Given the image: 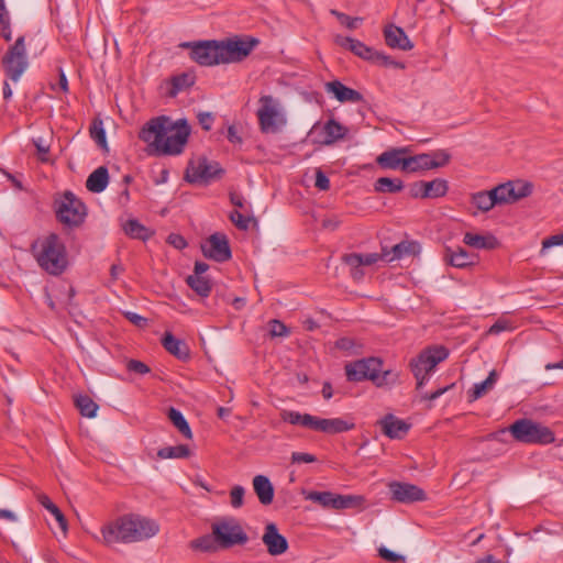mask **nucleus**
Masks as SVG:
<instances>
[{
	"mask_svg": "<svg viewBox=\"0 0 563 563\" xmlns=\"http://www.w3.org/2000/svg\"><path fill=\"white\" fill-rule=\"evenodd\" d=\"M190 135V126L185 119L173 122L161 115L146 122L139 133L140 140L147 143L157 155H179Z\"/></svg>",
	"mask_w": 563,
	"mask_h": 563,
	"instance_id": "obj_1",
	"label": "nucleus"
},
{
	"mask_svg": "<svg viewBox=\"0 0 563 563\" xmlns=\"http://www.w3.org/2000/svg\"><path fill=\"white\" fill-rule=\"evenodd\" d=\"M159 531L158 523L140 515H124L101 529L106 544L133 543L150 539Z\"/></svg>",
	"mask_w": 563,
	"mask_h": 563,
	"instance_id": "obj_2",
	"label": "nucleus"
},
{
	"mask_svg": "<svg viewBox=\"0 0 563 563\" xmlns=\"http://www.w3.org/2000/svg\"><path fill=\"white\" fill-rule=\"evenodd\" d=\"M31 252L38 266L49 275L58 276L68 266L66 245L56 233L37 238L31 245Z\"/></svg>",
	"mask_w": 563,
	"mask_h": 563,
	"instance_id": "obj_3",
	"label": "nucleus"
},
{
	"mask_svg": "<svg viewBox=\"0 0 563 563\" xmlns=\"http://www.w3.org/2000/svg\"><path fill=\"white\" fill-rule=\"evenodd\" d=\"M506 432H510L516 441L525 444H550L555 440L550 428L527 418L516 420L508 429L500 430L495 437Z\"/></svg>",
	"mask_w": 563,
	"mask_h": 563,
	"instance_id": "obj_4",
	"label": "nucleus"
},
{
	"mask_svg": "<svg viewBox=\"0 0 563 563\" xmlns=\"http://www.w3.org/2000/svg\"><path fill=\"white\" fill-rule=\"evenodd\" d=\"M256 111L260 130L264 134H276L287 124L286 111L282 102L273 96H262Z\"/></svg>",
	"mask_w": 563,
	"mask_h": 563,
	"instance_id": "obj_5",
	"label": "nucleus"
},
{
	"mask_svg": "<svg viewBox=\"0 0 563 563\" xmlns=\"http://www.w3.org/2000/svg\"><path fill=\"white\" fill-rule=\"evenodd\" d=\"M211 531L219 548L222 549L243 545L249 541V537L242 525L232 516H225L217 519L211 526Z\"/></svg>",
	"mask_w": 563,
	"mask_h": 563,
	"instance_id": "obj_6",
	"label": "nucleus"
},
{
	"mask_svg": "<svg viewBox=\"0 0 563 563\" xmlns=\"http://www.w3.org/2000/svg\"><path fill=\"white\" fill-rule=\"evenodd\" d=\"M449 356V351L442 345L429 346L410 361L411 372L417 379V389L428 382V375L435 366Z\"/></svg>",
	"mask_w": 563,
	"mask_h": 563,
	"instance_id": "obj_7",
	"label": "nucleus"
},
{
	"mask_svg": "<svg viewBox=\"0 0 563 563\" xmlns=\"http://www.w3.org/2000/svg\"><path fill=\"white\" fill-rule=\"evenodd\" d=\"M25 40V35L19 36L2 57L4 73L13 82H18L29 67Z\"/></svg>",
	"mask_w": 563,
	"mask_h": 563,
	"instance_id": "obj_8",
	"label": "nucleus"
},
{
	"mask_svg": "<svg viewBox=\"0 0 563 563\" xmlns=\"http://www.w3.org/2000/svg\"><path fill=\"white\" fill-rule=\"evenodd\" d=\"M56 205L57 219L67 227L80 225L87 216L85 203L71 191H65Z\"/></svg>",
	"mask_w": 563,
	"mask_h": 563,
	"instance_id": "obj_9",
	"label": "nucleus"
},
{
	"mask_svg": "<svg viewBox=\"0 0 563 563\" xmlns=\"http://www.w3.org/2000/svg\"><path fill=\"white\" fill-rule=\"evenodd\" d=\"M258 44L254 37L240 38L238 36L219 41L221 64L238 63L251 54Z\"/></svg>",
	"mask_w": 563,
	"mask_h": 563,
	"instance_id": "obj_10",
	"label": "nucleus"
},
{
	"mask_svg": "<svg viewBox=\"0 0 563 563\" xmlns=\"http://www.w3.org/2000/svg\"><path fill=\"white\" fill-rule=\"evenodd\" d=\"M222 173L219 163L201 156L189 161L185 178L191 184H207L220 177Z\"/></svg>",
	"mask_w": 563,
	"mask_h": 563,
	"instance_id": "obj_11",
	"label": "nucleus"
},
{
	"mask_svg": "<svg viewBox=\"0 0 563 563\" xmlns=\"http://www.w3.org/2000/svg\"><path fill=\"white\" fill-rule=\"evenodd\" d=\"M181 46L190 48V58L200 66L209 67L221 64L220 46L217 40L187 42Z\"/></svg>",
	"mask_w": 563,
	"mask_h": 563,
	"instance_id": "obj_12",
	"label": "nucleus"
},
{
	"mask_svg": "<svg viewBox=\"0 0 563 563\" xmlns=\"http://www.w3.org/2000/svg\"><path fill=\"white\" fill-rule=\"evenodd\" d=\"M305 498L318 504L324 509H347L356 505V497L351 495H340L332 492L311 490L305 494Z\"/></svg>",
	"mask_w": 563,
	"mask_h": 563,
	"instance_id": "obj_13",
	"label": "nucleus"
},
{
	"mask_svg": "<svg viewBox=\"0 0 563 563\" xmlns=\"http://www.w3.org/2000/svg\"><path fill=\"white\" fill-rule=\"evenodd\" d=\"M382 361L377 357L362 358L345 365V375L350 382L372 380L375 373L380 371Z\"/></svg>",
	"mask_w": 563,
	"mask_h": 563,
	"instance_id": "obj_14",
	"label": "nucleus"
},
{
	"mask_svg": "<svg viewBox=\"0 0 563 563\" xmlns=\"http://www.w3.org/2000/svg\"><path fill=\"white\" fill-rule=\"evenodd\" d=\"M201 251L207 258L222 263L231 258L229 240L224 234L214 233L201 245Z\"/></svg>",
	"mask_w": 563,
	"mask_h": 563,
	"instance_id": "obj_15",
	"label": "nucleus"
},
{
	"mask_svg": "<svg viewBox=\"0 0 563 563\" xmlns=\"http://www.w3.org/2000/svg\"><path fill=\"white\" fill-rule=\"evenodd\" d=\"M435 157H441V161H435L430 154H419L406 158L405 172L416 173L420 170L434 169L446 165L450 161V154L445 151L435 152Z\"/></svg>",
	"mask_w": 563,
	"mask_h": 563,
	"instance_id": "obj_16",
	"label": "nucleus"
},
{
	"mask_svg": "<svg viewBox=\"0 0 563 563\" xmlns=\"http://www.w3.org/2000/svg\"><path fill=\"white\" fill-rule=\"evenodd\" d=\"M335 43L344 48L350 49L352 53L363 59L377 62L382 60L384 65L389 64V57L374 51L372 47L367 46L358 40L338 35L335 37Z\"/></svg>",
	"mask_w": 563,
	"mask_h": 563,
	"instance_id": "obj_17",
	"label": "nucleus"
},
{
	"mask_svg": "<svg viewBox=\"0 0 563 563\" xmlns=\"http://www.w3.org/2000/svg\"><path fill=\"white\" fill-rule=\"evenodd\" d=\"M262 541L265 544L267 552L273 555H282L288 550L287 539L279 533L277 526L269 522L265 526Z\"/></svg>",
	"mask_w": 563,
	"mask_h": 563,
	"instance_id": "obj_18",
	"label": "nucleus"
},
{
	"mask_svg": "<svg viewBox=\"0 0 563 563\" xmlns=\"http://www.w3.org/2000/svg\"><path fill=\"white\" fill-rule=\"evenodd\" d=\"M389 490L394 500L408 504L426 499V493L417 485L394 482L389 484Z\"/></svg>",
	"mask_w": 563,
	"mask_h": 563,
	"instance_id": "obj_19",
	"label": "nucleus"
},
{
	"mask_svg": "<svg viewBox=\"0 0 563 563\" xmlns=\"http://www.w3.org/2000/svg\"><path fill=\"white\" fill-rule=\"evenodd\" d=\"M327 93L332 95L338 101L357 103L363 101V96L355 89L346 87L340 80H332L324 84Z\"/></svg>",
	"mask_w": 563,
	"mask_h": 563,
	"instance_id": "obj_20",
	"label": "nucleus"
},
{
	"mask_svg": "<svg viewBox=\"0 0 563 563\" xmlns=\"http://www.w3.org/2000/svg\"><path fill=\"white\" fill-rule=\"evenodd\" d=\"M407 147H397L383 152L377 158V164L385 169H400L405 172Z\"/></svg>",
	"mask_w": 563,
	"mask_h": 563,
	"instance_id": "obj_21",
	"label": "nucleus"
},
{
	"mask_svg": "<svg viewBox=\"0 0 563 563\" xmlns=\"http://www.w3.org/2000/svg\"><path fill=\"white\" fill-rule=\"evenodd\" d=\"M378 423L383 433L389 439H402L410 429V424L390 413L382 418Z\"/></svg>",
	"mask_w": 563,
	"mask_h": 563,
	"instance_id": "obj_22",
	"label": "nucleus"
},
{
	"mask_svg": "<svg viewBox=\"0 0 563 563\" xmlns=\"http://www.w3.org/2000/svg\"><path fill=\"white\" fill-rule=\"evenodd\" d=\"M384 36L386 44L391 48H398L401 51H410L413 48L412 42L408 38L405 31L399 26H386L384 30Z\"/></svg>",
	"mask_w": 563,
	"mask_h": 563,
	"instance_id": "obj_23",
	"label": "nucleus"
},
{
	"mask_svg": "<svg viewBox=\"0 0 563 563\" xmlns=\"http://www.w3.org/2000/svg\"><path fill=\"white\" fill-rule=\"evenodd\" d=\"M420 245L413 241H402L396 245H394L390 250L387 247H383V257L386 262H393L395 260H400L407 255H413L419 253Z\"/></svg>",
	"mask_w": 563,
	"mask_h": 563,
	"instance_id": "obj_24",
	"label": "nucleus"
},
{
	"mask_svg": "<svg viewBox=\"0 0 563 563\" xmlns=\"http://www.w3.org/2000/svg\"><path fill=\"white\" fill-rule=\"evenodd\" d=\"M162 345L172 355L178 360L185 361L189 357L190 351L187 343L175 338L172 333L166 332L162 338Z\"/></svg>",
	"mask_w": 563,
	"mask_h": 563,
	"instance_id": "obj_25",
	"label": "nucleus"
},
{
	"mask_svg": "<svg viewBox=\"0 0 563 563\" xmlns=\"http://www.w3.org/2000/svg\"><path fill=\"white\" fill-rule=\"evenodd\" d=\"M349 129L338 122L335 119L328 120L322 128V144L331 145L346 136Z\"/></svg>",
	"mask_w": 563,
	"mask_h": 563,
	"instance_id": "obj_26",
	"label": "nucleus"
},
{
	"mask_svg": "<svg viewBox=\"0 0 563 563\" xmlns=\"http://www.w3.org/2000/svg\"><path fill=\"white\" fill-rule=\"evenodd\" d=\"M253 488L262 505H271L274 499V487L267 476L256 475L253 478Z\"/></svg>",
	"mask_w": 563,
	"mask_h": 563,
	"instance_id": "obj_27",
	"label": "nucleus"
},
{
	"mask_svg": "<svg viewBox=\"0 0 563 563\" xmlns=\"http://www.w3.org/2000/svg\"><path fill=\"white\" fill-rule=\"evenodd\" d=\"M109 184L108 168L100 166L95 169L86 180V187L89 191L99 194L103 191Z\"/></svg>",
	"mask_w": 563,
	"mask_h": 563,
	"instance_id": "obj_28",
	"label": "nucleus"
},
{
	"mask_svg": "<svg viewBox=\"0 0 563 563\" xmlns=\"http://www.w3.org/2000/svg\"><path fill=\"white\" fill-rule=\"evenodd\" d=\"M474 258V255L468 254L462 247H459L456 251H452L448 247L443 256L444 262L457 268H464L473 265Z\"/></svg>",
	"mask_w": 563,
	"mask_h": 563,
	"instance_id": "obj_29",
	"label": "nucleus"
},
{
	"mask_svg": "<svg viewBox=\"0 0 563 563\" xmlns=\"http://www.w3.org/2000/svg\"><path fill=\"white\" fill-rule=\"evenodd\" d=\"M463 242L477 250H493L498 245L497 239L492 234L482 235L471 232L464 234Z\"/></svg>",
	"mask_w": 563,
	"mask_h": 563,
	"instance_id": "obj_30",
	"label": "nucleus"
},
{
	"mask_svg": "<svg viewBox=\"0 0 563 563\" xmlns=\"http://www.w3.org/2000/svg\"><path fill=\"white\" fill-rule=\"evenodd\" d=\"M38 503L47 509L55 518L58 527L60 528L63 534L65 536L68 529L67 520L60 509L48 498V496L44 494L37 495Z\"/></svg>",
	"mask_w": 563,
	"mask_h": 563,
	"instance_id": "obj_31",
	"label": "nucleus"
},
{
	"mask_svg": "<svg viewBox=\"0 0 563 563\" xmlns=\"http://www.w3.org/2000/svg\"><path fill=\"white\" fill-rule=\"evenodd\" d=\"M379 260H384L383 252L380 254L378 253H367V254H358V253H351L346 254L343 257V261L349 266H369L375 263H377Z\"/></svg>",
	"mask_w": 563,
	"mask_h": 563,
	"instance_id": "obj_32",
	"label": "nucleus"
},
{
	"mask_svg": "<svg viewBox=\"0 0 563 563\" xmlns=\"http://www.w3.org/2000/svg\"><path fill=\"white\" fill-rule=\"evenodd\" d=\"M472 203L481 211L487 212L496 205V195L494 189L489 191H478L472 195Z\"/></svg>",
	"mask_w": 563,
	"mask_h": 563,
	"instance_id": "obj_33",
	"label": "nucleus"
},
{
	"mask_svg": "<svg viewBox=\"0 0 563 563\" xmlns=\"http://www.w3.org/2000/svg\"><path fill=\"white\" fill-rule=\"evenodd\" d=\"M498 379V373L493 369L489 372L487 378L481 383H476L470 393L471 400H476L487 394L495 386Z\"/></svg>",
	"mask_w": 563,
	"mask_h": 563,
	"instance_id": "obj_34",
	"label": "nucleus"
},
{
	"mask_svg": "<svg viewBox=\"0 0 563 563\" xmlns=\"http://www.w3.org/2000/svg\"><path fill=\"white\" fill-rule=\"evenodd\" d=\"M353 428L354 423L347 422L341 418L323 419L321 432L336 434L350 431Z\"/></svg>",
	"mask_w": 563,
	"mask_h": 563,
	"instance_id": "obj_35",
	"label": "nucleus"
},
{
	"mask_svg": "<svg viewBox=\"0 0 563 563\" xmlns=\"http://www.w3.org/2000/svg\"><path fill=\"white\" fill-rule=\"evenodd\" d=\"M423 187V195L432 199L445 196L449 189L448 181L441 178L424 181Z\"/></svg>",
	"mask_w": 563,
	"mask_h": 563,
	"instance_id": "obj_36",
	"label": "nucleus"
},
{
	"mask_svg": "<svg viewBox=\"0 0 563 563\" xmlns=\"http://www.w3.org/2000/svg\"><path fill=\"white\" fill-rule=\"evenodd\" d=\"M168 418L172 421V423L174 424V427L177 428L178 431L186 439H191L192 438L191 429H190L187 420L185 419L184 415L179 410H177L174 407H170L168 409Z\"/></svg>",
	"mask_w": 563,
	"mask_h": 563,
	"instance_id": "obj_37",
	"label": "nucleus"
},
{
	"mask_svg": "<svg viewBox=\"0 0 563 563\" xmlns=\"http://www.w3.org/2000/svg\"><path fill=\"white\" fill-rule=\"evenodd\" d=\"M75 405L81 416L93 418L97 415L99 406L87 395H79L75 398Z\"/></svg>",
	"mask_w": 563,
	"mask_h": 563,
	"instance_id": "obj_38",
	"label": "nucleus"
},
{
	"mask_svg": "<svg viewBox=\"0 0 563 563\" xmlns=\"http://www.w3.org/2000/svg\"><path fill=\"white\" fill-rule=\"evenodd\" d=\"M157 456L159 459H186L190 456V449L186 444L176 446H165L158 450Z\"/></svg>",
	"mask_w": 563,
	"mask_h": 563,
	"instance_id": "obj_39",
	"label": "nucleus"
},
{
	"mask_svg": "<svg viewBox=\"0 0 563 563\" xmlns=\"http://www.w3.org/2000/svg\"><path fill=\"white\" fill-rule=\"evenodd\" d=\"M404 183L402 180L396 178L380 177L374 184V189L377 192H398L402 190Z\"/></svg>",
	"mask_w": 563,
	"mask_h": 563,
	"instance_id": "obj_40",
	"label": "nucleus"
},
{
	"mask_svg": "<svg viewBox=\"0 0 563 563\" xmlns=\"http://www.w3.org/2000/svg\"><path fill=\"white\" fill-rule=\"evenodd\" d=\"M188 286L200 297H208L211 292L210 282L202 276H188Z\"/></svg>",
	"mask_w": 563,
	"mask_h": 563,
	"instance_id": "obj_41",
	"label": "nucleus"
},
{
	"mask_svg": "<svg viewBox=\"0 0 563 563\" xmlns=\"http://www.w3.org/2000/svg\"><path fill=\"white\" fill-rule=\"evenodd\" d=\"M0 35L5 42L12 40L11 19L4 0H0Z\"/></svg>",
	"mask_w": 563,
	"mask_h": 563,
	"instance_id": "obj_42",
	"label": "nucleus"
},
{
	"mask_svg": "<svg viewBox=\"0 0 563 563\" xmlns=\"http://www.w3.org/2000/svg\"><path fill=\"white\" fill-rule=\"evenodd\" d=\"M493 189H494V194L496 195L497 205L515 203V198H514L515 191L511 186V181L500 184Z\"/></svg>",
	"mask_w": 563,
	"mask_h": 563,
	"instance_id": "obj_43",
	"label": "nucleus"
},
{
	"mask_svg": "<svg viewBox=\"0 0 563 563\" xmlns=\"http://www.w3.org/2000/svg\"><path fill=\"white\" fill-rule=\"evenodd\" d=\"M89 132L90 137L96 142V144L102 150L108 151L107 136L102 121L99 119L93 120Z\"/></svg>",
	"mask_w": 563,
	"mask_h": 563,
	"instance_id": "obj_44",
	"label": "nucleus"
},
{
	"mask_svg": "<svg viewBox=\"0 0 563 563\" xmlns=\"http://www.w3.org/2000/svg\"><path fill=\"white\" fill-rule=\"evenodd\" d=\"M124 232L133 239L146 240L150 236L148 230L135 219L126 221Z\"/></svg>",
	"mask_w": 563,
	"mask_h": 563,
	"instance_id": "obj_45",
	"label": "nucleus"
},
{
	"mask_svg": "<svg viewBox=\"0 0 563 563\" xmlns=\"http://www.w3.org/2000/svg\"><path fill=\"white\" fill-rule=\"evenodd\" d=\"M399 380V374L397 372H394L391 369L387 371H377L375 373V377L373 379V383L377 387H388L393 386Z\"/></svg>",
	"mask_w": 563,
	"mask_h": 563,
	"instance_id": "obj_46",
	"label": "nucleus"
},
{
	"mask_svg": "<svg viewBox=\"0 0 563 563\" xmlns=\"http://www.w3.org/2000/svg\"><path fill=\"white\" fill-rule=\"evenodd\" d=\"M511 186L514 188L515 195V202L519 201L520 199H523L526 197H529L533 191V184L528 180L523 179H516L510 180Z\"/></svg>",
	"mask_w": 563,
	"mask_h": 563,
	"instance_id": "obj_47",
	"label": "nucleus"
},
{
	"mask_svg": "<svg viewBox=\"0 0 563 563\" xmlns=\"http://www.w3.org/2000/svg\"><path fill=\"white\" fill-rule=\"evenodd\" d=\"M230 220L234 223V225L242 230L246 231L250 228L252 222L256 223V219L252 213H243L239 210H234L229 216Z\"/></svg>",
	"mask_w": 563,
	"mask_h": 563,
	"instance_id": "obj_48",
	"label": "nucleus"
},
{
	"mask_svg": "<svg viewBox=\"0 0 563 563\" xmlns=\"http://www.w3.org/2000/svg\"><path fill=\"white\" fill-rule=\"evenodd\" d=\"M191 547L203 552H212L216 551L219 545L213 533H211L194 540Z\"/></svg>",
	"mask_w": 563,
	"mask_h": 563,
	"instance_id": "obj_49",
	"label": "nucleus"
},
{
	"mask_svg": "<svg viewBox=\"0 0 563 563\" xmlns=\"http://www.w3.org/2000/svg\"><path fill=\"white\" fill-rule=\"evenodd\" d=\"M173 87H172V95L175 96L176 93H178L179 91L190 87L194 85V79L190 75L188 74H181V75H178V76H175L173 78Z\"/></svg>",
	"mask_w": 563,
	"mask_h": 563,
	"instance_id": "obj_50",
	"label": "nucleus"
},
{
	"mask_svg": "<svg viewBox=\"0 0 563 563\" xmlns=\"http://www.w3.org/2000/svg\"><path fill=\"white\" fill-rule=\"evenodd\" d=\"M330 13L334 15L339 22L346 26L349 30H355L358 27L360 23L363 21L362 18H351L347 14L340 12L335 9H331Z\"/></svg>",
	"mask_w": 563,
	"mask_h": 563,
	"instance_id": "obj_51",
	"label": "nucleus"
},
{
	"mask_svg": "<svg viewBox=\"0 0 563 563\" xmlns=\"http://www.w3.org/2000/svg\"><path fill=\"white\" fill-rule=\"evenodd\" d=\"M306 415L307 413H300L298 411L292 410H283L280 412V418L284 422H288L292 426L303 427Z\"/></svg>",
	"mask_w": 563,
	"mask_h": 563,
	"instance_id": "obj_52",
	"label": "nucleus"
},
{
	"mask_svg": "<svg viewBox=\"0 0 563 563\" xmlns=\"http://www.w3.org/2000/svg\"><path fill=\"white\" fill-rule=\"evenodd\" d=\"M245 488L241 485H235L230 490V504L233 508L238 509L244 505Z\"/></svg>",
	"mask_w": 563,
	"mask_h": 563,
	"instance_id": "obj_53",
	"label": "nucleus"
},
{
	"mask_svg": "<svg viewBox=\"0 0 563 563\" xmlns=\"http://www.w3.org/2000/svg\"><path fill=\"white\" fill-rule=\"evenodd\" d=\"M33 144L36 147L38 159L42 163H47L49 161V145L42 137L33 139Z\"/></svg>",
	"mask_w": 563,
	"mask_h": 563,
	"instance_id": "obj_54",
	"label": "nucleus"
},
{
	"mask_svg": "<svg viewBox=\"0 0 563 563\" xmlns=\"http://www.w3.org/2000/svg\"><path fill=\"white\" fill-rule=\"evenodd\" d=\"M269 333L273 338H284L289 335L288 328L279 320H272L269 322Z\"/></svg>",
	"mask_w": 563,
	"mask_h": 563,
	"instance_id": "obj_55",
	"label": "nucleus"
},
{
	"mask_svg": "<svg viewBox=\"0 0 563 563\" xmlns=\"http://www.w3.org/2000/svg\"><path fill=\"white\" fill-rule=\"evenodd\" d=\"M230 200L233 206H235L238 209H241L244 213H252L251 206L246 203V200L241 194L231 192Z\"/></svg>",
	"mask_w": 563,
	"mask_h": 563,
	"instance_id": "obj_56",
	"label": "nucleus"
},
{
	"mask_svg": "<svg viewBox=\"0 0 563 563\" xmlns=\"http://www.w3.org/2000/svg\"><path fill=\"white\" fill-rule=\"evenodd\" d=\"M126 368L129 372H133V373H136V374H140V375H145L147 373H150V367L141 362V361H137V360H130L128 363H126Z\"/></svg>",
	"mask_w": 563,
	"mask_h": 563,
	"instance_id": "obj_57",
	"label": "nucleus"
},
{
	"mask_svg": "<svg viewBox=\"0 0 563 563\" xmlns=\"http://www.w3.org/2000/svg\"><path fill=\"white\" fill-rule=\"evenodd\" d=\"M378 555L382 559H384L388 562H391V563H398V562L405 561V558L402 555L395 553L385 547L378 548Z\"/></svg>",
	"mask_w": 563,
	"mask_h": 563,
	"instance_id": "obj_58",
	"label": "nucleus"
},
{
	"mask_svg": "<svg viewBox=\"0 0 563 563\" xmlns=\"http://www.w3.org/2000/svg\"><path fill=\"white\" fill-rule=\"evenodd\" d=\"M322 421H323V418H318L316 416L307 413L305 423H303V428L321 432Z\"/></svg>",
	"mask_w": 563,
	"mask_h": 563,
	"instance_id": "obj_59",
	"label": "nucleus"
},
{
	"mask_svg": "<svg viewBox=\"0 0 563 563\" xmlns=\"http://www.w3.org/2000/svg\"><path fill=\"white\" fill-rule=\"evenodd\" d=\"M314 186L322 191H325L330 188V180L328 176L320 169H316V181Z\"/></svg>",
	"mask_w": 563,
	"mask_h": 563,
	"instance_id": "obj_60",
	"label": "nucleus"
},
{
	"mask_svg": "<svg viewBox=\"0 0 563 563\" xmlns=\"http://www.w3.org/2000/svg\"><path fill=\"white\" fill-rule=\"evenodd\" d=\"M563 245V233L550 235L542 241V252L553 246Z\"/></svg>",
	"mask_w": 563,
	"mask_h": 563,
	"instance_id": "obj_61",
	"label": "nucleus"
},
{
	"mask_svg": "<svg viewBox=\"0 0 563 563\" xmlns=\"http://www.w3.org/2000/svg\"><path fill=\"white\" fill-rule=\"evenodd\" d=\"M214 117L211 112H199L198 113V121L201 128L205 131H210L212 123H213Z\"/></svg>",
	"mask_w": 563,
	"mask_h": 563,
	"instance_id": "obj_62",
	"label": "nucleus"
},
{
	"mask_svg": "<svg viewBox=\"0 0 563 563\" xmlns=\"http://www.w3.org/2000/svg\"><path fill=\"white\" fill-rule=\"evenodd\" d=\"M317 459L314 455L310 453H303V452H294L291 454V462L292 463H313Z\"/></svg>",
	"mask_w": 563,
	"mask_h": 563,
	"instance_id": "obj_63",
	"label": "nucleus"
},
{
	"mask_svg": "<svg viewBox=\"0 0 563 563\" xmlns=\"http://www.w3.org/2000/svg\"><path fill=\"white\" fill-rule=\"evenodd\" d=\"M167 241L169 244H172L177 250H183L187 246L186 240L179 234H175V233L169 234Z\"/></svg>",
	"mask_w": 563,
	"mask_h": 563,
	"instance_id": "obj_64",
	"label": "nucleus"
}]
</instances>
